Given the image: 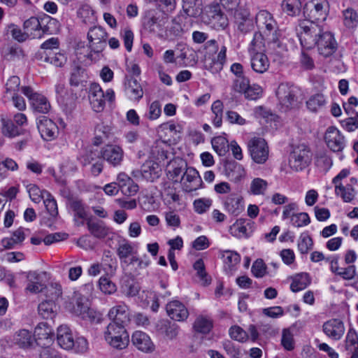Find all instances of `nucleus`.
<instances>
[{
	"mask_svg": "<svg viewBox=\"0 0 358 358\" xmlns=\"http://www.w3.org/2000/svg\"><path fill=\"white\" fill-rule=\"evenodd\" d=\"M276 96L281 109L285 112L298 108L301 103L299 88L287 83L279 85Z\"/></svg>",
	"mask_w": 358,
	"mask_h": 358,
	"instance_id": "1",
	"label": "nucleus"
},
{
	"mask_svg": "<svg viewBox=\"0 0 358 358\" xmlns=\"http://www.w3.org/2000/svg\"><path fill=\"white\" fill-rule=\"evenodd\" d=\"M323 29L317 22L302 20L297 28V35L303 49L310 50L316 46L317 38Z\"/></svg>",
	"mask_w": 358,
	"mask_h": 358,
	"instance_id": "2",
	"label": "nucleus"
},
{
	"mask_svg": "<svg viewBox=\"0 0 358 358\" xmlns=\"http://www.w3.org/2000/svg\"><path fill=\"white\" fill-rule=\"evenodd\" d=\"M168 20V16L165 13L156 9H149L144 13L142 24L147 31L161 35Z\"/></svg>",
	"mask_w": 358,
	"mask_h": 358,
	"instance_id": "3",
	"label": "nucleus"
},
{
	"mask_svg": "<svg viewBox=\"0 0 358 358\" xmlns=\"http://www.w3.org/2000/svg\"><path fill=\"white\" fill-rule=\"evenodd\" d=\"M57 341L58 345L64 350L74 349L80 352L87 348V340L84 338H78L74 340L71 331L66 325H61L57 329Z\"/></svg>",
	"mask_w": 358,
	"mask_h": 358,
	"instance_id": "4",
	"label": "nucleus"
},
{
	"mask_svg": "<svg viewBox=\"0 0 358 358\" xmlns=\"http://www.w3.org/2000/svg\"><path fill=\"white\" fill-rule=\"evenodd\" d=\"M106 341L113 348L122 350L129 343V336L126 328L114 323H110L104 331Z\"/></svg>",
	"mask_w": 358,
	"mask_h": 358,
	"instance_id": "5",
	"label": "nucleus"
},
{
	"mask_svg": "<svg viewBox=\"0 0 358 358\" xmlns=\"http://www.w3.org/2000/svg\"><path fill=\"white\" fill-rule=\"evenodd\" d=\"M312 154L308 145L300 143L292 146L289 164L293 170L296 171L303 170L310 164Z\"/></svg>",
	"mask_w": 358,
	"mask_h": 358,
	"instance_id": "6",
	"label": "nucleus"
},
{
	"mask_svg": "<svg viewBox=\"0 0 358 358\" xmlns=\"http://www.w3.org/2000/svg\"><path fill=\"white\" fill-rule=\"evenodd\" d=\"M329 4L327 0H311L303 8L306 21L317 22L324 21L329 14Z\"/></svg>",
	"mask_w": 358,
	"mask_h": 358,
	"instance_id": "7",
	"label": "nucleus"
},
{
	"mask_svg": "<svg viewBox=\"0 0 358 358\" xmlns=\"http://www.w3.org/2000/svg\"><path fill=\"white\" fill-rule=\"evenodd\" d=\"M250 155L254 162L264 164L268 159L269 148L262 138H253L248 143Z\"/></svg>",
	"mask_w": 358,
	"mask_h": 358,
	"instance_id": "8",
	"label": "nucleus"
},
{
	"mask_svg": "<svg viewBox=\"0 0 358 358\" xmlns=\"http://www.w3.org/2000/svg\"><path fill=\"white\" fill-rule=\"evenodd\" d=\"M107 33L103 28L99 26L91 27L87 33L89 47L91 50L90 55L92 53L100 55L106 46Z\"/></svg>",
	"mask_w": 358,
	"mask_h": 358,
	"instance_id": "9",
	"label": "nucleus"
},
{
	"mask_svg": "<svg viewBox=\"0 0 358 358\" xmlns=\"http://www.w3.org/2000/svg\"><path fill=\"white\" fill-rule=\"evenodd\" d=\"M203 21L216 30H223L228 27L227 15L221 10L219 6L209 8L202 15Z\"/></svg>",
	"mask_w": 358,
	"mask_h": 358,
	"instance_id": "10",
	"label": "nucleus"
},
{
	"mask_svg": "<svg viewBox=\"0 0 358 358\" xmlns=\"http://www.w3.org/2000/svg\"><path fill=\"white\" fill-rule=\"evenodd\" d=\"M21 91L29 99L35 113L46 114L50 111V103L45 96L35 92L29 86L22 87Z\"/></svg>",
	"mask_w": 358,
	"mask_h": 358,
	"instance_id": "11",
	"label": "nucleus"
},
{
	"mask_svg": "<svg viewBox=\"0 0 358 358\" xmlns=\"http://www.w3.org/2000/svg\"><path fill=\"white\" fill-rule=\"evenodd\" d=\"M98 149L87 150L78 157V160L83 166L90 165V173L94 176H97L103 168V159Z\"/></svg>",
	"mask_w": 358,
	"mask_h": 358,
	"instance_id": "12",
	"label": "nucleus"
},
{
	"mask_svg": "<svg viewBox=\"0 0 358 358\" xmlns=\"http://www.w3.org/2000/svg\"><path fill=\"white\" fill-rule=\"evenodd\" d=\"M234 89L238 92H243L245 97L249 100H257L262 96V88L256 84L250 85V80L247 78L236 79L234 83Z\"/></svg>",
	"mask_w": 358,
	"mask_h": 358,
	"instance_id": "13",
	"label": "nucleus"
},
{
	"mask_svg": "<svg viewBox=\"0 0 358 358\" xmlns=\"http://www.w3.org/2000/svg\"><path fill=\"white\" fill-rule=\"evenodd\" d=\"M316 46L320 55L324 57H328L336 52L338 44L333 34L323 29L320 37L317 38Z\"/></svg>",
	"mask_w": 358,
	"mask_h": 358,
	"instance_id": "14",
	"label": "nucleus"
},
{
	"mask_svg": "<svg viewBox=\"0 0 358 358\" xmlns=\"http://www.w3.org/2000/svg\"><path fill=\"white\" fill-rule=\"evenodd\" d=\"M324 141L327 147L333 152H341L345 145L344 136L334 126L329 127L327 129Z\"/></svg>",
	"mask_w": 358,
	"mask_h": 358,
	"instance_id": "15",
	"label": "nucleus"
},
{
	"mask_svg": "<svg viewBox=\"0 0 358 358\" xmlns=\"http://www.w3.org/2000/svg\"><path fill=\"white\" fill-rule=\"evenodd\" d=\"M180 181L183 190L187 192L197 190L203 184L199 172L193 167H188L186 169Z\"/></svg>",
	"mask_w": 358,
	"mask_h": 358,
	"instance_id": "16",
	"label": "nucleus"
},
{
	"mask_svg": "<svg viewBox=\"0 0 358 358\" xmlns=\"http://www.w3.org/2000/svg\"><path fill=\"white\" fill-rule=\"evenodd\" d=\"M234 16L238 29L243 34L252 31L255 28L253 17L248 8L239 6L234 10Z\"/></svg>",
	"mask_w": 358,
	"mask_h": 358,
	"instance_id": "17",
	"label": "nucleus"
},
{
	"mask_svg": "<svg viewBox=\"0 0 358 358\" xmlns=\"http://www.w3.org/2000/svg\"><path fill=\"white\" fill-rule=\"evenodd\" d=\"M108 315L112 320L110 323H114L120 327L126 328L131 322L129 308L124 303L118 304L111 308Z\"/></svg>",
	"mask_w": 358,
	"mask_h": 358,
	"instance_id": "18",
	"label": "nucleus"
},
{
	"mask_svg": "<svg viewBox=\"0 0 358 358\" xmlns=\"http://www.w3.org/2000/svg\"><path fill=\"white\" fill-rule=\"evenodd\" d=\"M255 222L250 220L240 218L230 227V232L233 236L238 238H248L254 231Z\"/></svg>",
	"mask_w": 358,
	"mask_h": 358,
	"instance_id": "19",
	"label": "nucleus"
},
{
	"mask_svg": "<svg viewBox=\"0 0 358 358\" xmlns=\"http://www.w3.org/2000/svg\"><path fill=\"white\" fill-rule=\"evenodd\" d=\"M37 127L41 137L46 141L54 138L58 131L56 124L46 116H40L37 118Z\"/></svg>",
	"mask_w": 358,
	"mask_h": 358,
	"instance_id": "20",
	"label": "nucleus"
},
{
	"mask_svg": "<svg viewBox=\"0 0 358 358\" xmlns=\"http://www.w3.org/2000/svg\"><path fill=\"white\" fill-rule=\"evenodd\" d=\"M99 151L103 159L113 166L120 165L123 159L124 152L119 146L108 145Z\"/></svg>",
	"mask_w": 358,
	"mask_h": 358,
	"instance_id": "21",
	"label": "nucleus"
},
{
	"mask_svg": "<svg viewBox=\"0 0 358 358\" xmlns=\"http://www.w3.org/2000/svg\"><path fill=\"white\" fill-rule=\"evenodd\" d=\"M167 315L178 322L185 321L189 316V312L185 306L178 300H173L166 304Z\"/></svg>",
	"mask_w": 358,
	"mask_h": 358,
	"instance_id": "22",
	"label": "nucleus"
},
{
	"mask_svg": "<svg viewBox=\"0 0 358 358\" xmlns=\"http://www.w3.org/2000/svg\"><path fill=\"white\" fill-rule=\"evenodd\" d=\"M34 336L38 345L49 346L53 341L54 333L46 322H41L35 329Z\"/></svg>",
	"mask_w": 358,
	"mask_h": 358,
	"instance_id": "23",
	"label": "nucleus"
},
{
	"mask_svg": "<svg viewBox=\"0 0 358 358\" xmlns=\"http://www.w3.org/2000/svg\"><path fill=\"white\" fill-rule=\"evenodd\" d=\"M323 331L329 338L338 341L345 332L343 322L338 319L330 320L323 324Z\"/></svg>",
	"mask_w": 358,
	"mask_h": 358,
	"instance_id": "24",
	"label": "nucleus"
},
{
	"mask_svg": "<svg viewBox=\"0 0 358 358\" xmlns=\"http://www.w3.org/2000/svg\"><path fill=\"white\" fill-rule=\"evenodd\" d=\"M124 90L129 99L138 101L143 96V90L140 83L134 78H127Z\"/></svg>",
	"mask_w": 358,
	"mask_h": 358,
	"instance_id": "25",
	"label": "nucleus"
},
{
	"mask_svg": "<svg viewBox=\"0 0 358 358\" xmlns=\"http://www.w3.org/2000/svg\"><path fill=\"white\" fill-rule=\"evenodd\" d=\"M133 344L140 350L145 352H151L155 350V345L150 336L143 331H136L131 336Z\"/></svg>",
	"mask_w": 358,
	"mask_h": 358,
	"instance_id": "26",
	"label": "nucleus"
},
{
	"mask_svg": "<svg viewBox=\"0 0 358 358\" xmlns=\"http://www.w3.org/2000/svg\"><path fill=\"white\" fill-rule=\"evenodd\" d=\"M159 334L164 335L168 339H175L179 333V326L168 320H162L158 322L156 326Z\"/></svg>",
	"mask_w": 358,
	"mask_h": 358,
	"instance_id": "27",
	"label": "nucleus"
},
{
	"mask_svg": "<svg viewBox=\"0 0 358 358\" xmlns=\"http://www.w3.org/2000/svg\"><path fill=\"white\" fill-rule=\"evenodd\" d=\"M188 166L185 160L181 158H176L168 166V176L174 182H178L179 176L184 174Z\"/></svg>",
	"mask_w": 358,
	"mask_h": 358,
	"instance_id": "28",
	"label": "nucleus"
},
{
	"mask_svg": "<svg viewBox=\"0 0 358 358\" xmlns=\"http://www.w3.org/2000/svg\"><path fill=\"white\" fill-rule=\"evenodd\" d=\"M225 210L234 216H238L244 210V205L241 196L236 194L228 196L224 203Z\"/></svg>",
	"mask_w": 358,
	"mask_h": 358,
	"instance_id": "29",
	"label": "nucleus"
},
{
	"mask_svg": "<svg viewBox=\"0 0 358 358\" xmlns=\"http://www.w3.org/2000/svg\"><path fill=\"white\" fill-rule=\"evenodd\" d=\"M87 226L90 234L97 238H103L106 237L109 232V229L101 220H94L92 218L87 219Z\"/></svg>",
	"mask_w": 358,
	"mask_h": 358,
	"instance_id": "30",
	"label": "nucleus"
},
{
	"mask_svg": "<svg viewBox=\"0 0 358 358\" xmlns=\"http://www.w3.org/2000/svg\"><path fill=\"white\" fill-rule=\"evenodd\" d=\"M257 26L262 29L265 27L269 32L275 31L277 24L271 14L266 10H260L255 16Z\"/></svg>",
	"mask_w": 358,
	"mask_h": 358,
	"instance_id": "31",
	"label": "nucleus"
},
{
	"mask_svg": "<svg viewBox=\"0 0 358 358\" xmlns=\"http://www.w3.org/2000/svg\"><path fill=\"white\" fill-rule=\"evenodd\" d=\"M251 66L257 73H263L266 72L269 67V61L267 56L262 52L252 53Z\"/></svg>",
	"mask_w": 358,
	"mask_h": 358,
	"instance_id": "32",
	"label": "nucleus"
},
{
	"mask_svg": "<svg viewBox=\"0 0 358 358\" xmlns=\"http://www.w3.org/2000/svg\"><path fill=\"white\" fill-rule=\"evenodd\" d=\"M224 171L226 176L233 180H240L245 175L243 166L233 160L224 163Z\"/></svg>",
	"mask_w": 358,
	"mask_h": 358,
	"instance_id": "33",
	"label": "nucleus"
},
{
	"mask_svg": "<svg viewBox=\"0 0 358 358\" xmlns=\"http://www.w3.org/2000/svg\"><path fill=\"white\" fill-rule=\"evenodd\" d=\"M33 341V335L27 329H20L13 336V343L21 348H27L30 347L32 345Z\"/></svg>",
	"mask_w": 358,
	"mask_h": 358,
	"instance_id": "34",
	"label": "nucleus"
},
{
	"mask_svg": "<svg viewBox=\"0 0 358 358\" xmlns=\"http://www.w3.org/2000/svg\"><path fill=\"white\" fill-rule=\"evenodd\" d=\"M38 314L46 320H53L57 313V307L52 300L42 301L38 306Z\"/></svg>",
	"mask_w": 358,
	"mask_h": 358,
	"instance_id": "35",
	"label": "nucleus"
},
{
	"mask_svg": "<svg viewBox=\"0 0 358 358\" xmlns=\"http://www.w3.org/2000/svg\"><path fill=\"white\" fill-rule=\"evenodd\" d=\"M27 285L26 291L37 294L45 289L44 285L40 282V275L36 271H29L27 275Z\"/></svg>",
	"mask_w": 358,
	"mask_h": 358,
	"instance_id": "36",
	"label": "nucleus"
},
{
	"mask_svg": "<svg viewBox=\"0 0 358 358\" xmlns=\"http://www.w3.org/2000/svg\"><path fill=\"white\" fill-rule=\"evenodd\" d=\"M41 18L36 17H31L29 19L24 21L23 25L24 29L27 35L34 38L41 37Z\"/></svg>",
	"mask_w": 358,
	"mask_h": 358,
	"instance_id": "37",
	"label": "nucleus"
},
{
	"mask_svg": "<svg viewBox=\"0 0 358 358\" xmlns=\"http://www.w3.org/2000/svg\"><path fill=\"white\" fill-rule=\"evenodd\" d=\"M222 258H224V269L227 273L232 275V272L234 267L239 264L241 261L240 255L233 250H224L223 251Z\"/></svg>",
	"mask_w": 358,
	"mask_h": 358,
	"instance_id": "38",
	"label": "nucleus"
},
{
	"mask_svg": "<svg viewBox=\"0 0 358 358\" xmlns=\"http://www.w3.org/2000/svg\"><path fill=\"white\" fill-rule=\"evenodd\" d=\"M41 36L44 34H55L59 29V22L58 20L48 15H44L41 17Z\"/></svg>",
	"mask_w": 358,
	"mask_h": 358,
	"instance_id": "39",
	"label": "nucleus"
},
{
	"mask_svg": "<svg viewBox=\"0 0 358 358\" xmlns=\"http://www.w3.org/2000/svg\"><path fill=\"white\" fill-rule=\"evenodd\" d=\"M25 236L23 228L15 230L10 237L4 238L1 240V245L6 249H13L17 245L22 243Z\"/></svg>",
	"mask_w": 358,
	"mask_h": 358,
	"instance_id": "40",
	"label": "nucleus"
},
{
	"mask_svg": "<svg viewBox=\"0 0 358 358\" xmlns=\"http://www.w3.org/2000/svg\"><path fill=\"white\" fill-rule=\"evenodd\" d=\"M182 9L189 17H197L202 13V0H182Z\"/></svg>",
	"mask_w": 358,
	"mask_h": 358,
	"instance_id": "41",
	"label": "nucleus"
},
{
	"mask_svg": "<svg viewBox=\"0 0 358 358\" xmlns=\"http://www.w3.org/2000/svg\"><path fill=\"white\" fill-rule=\"evenodd\" d=\"M136 254L133 245L128 241H123L119 243L117 248V255L120 260L121 264H126L130 255Z\"/></svg>",
	"mask_w": 358,
	"mask_h": 358,
	"instance_id": "42",
	"label": "nucleus"
},
{
	"mask_svg": "<svg viewBox=\"0 0 358 358\" xmlns=\"http://www.w3.org/2000/svg\"><path fill=\"white\" fill-rule=\"evenodd\" d=\"M311 282L310 277L307 273H301L295 275L290 285V289L294 292H297L306 288Z\"/></svg>",
	"mask_w": 358,
	"mask_h": 358,
	"instance_id": "43",
	"label": "nucleus"
},
{
	"mask_svg": "<svg viewBox=\"0 0 358 358\" xmlns=\"http://www.w3.org/2000/svg\"><path fill=\"white\" fill-rule=\"evenodd\" d=\"M2 134L8 138H14L21 134V129L14 124L13 122L7 117H1Z\"/></svg>",
	"mask_w": 358,
	"mask_h": 358,
	"instance_id": "44",
	"label": "nucleus"
},
{
	"mask_svg": "<svg viewBox=\"0 0 358 358\" xmlns=\"http://www.w3.org/2000/svg\"><path fill=\"white\" fill-rule=\"evenodd\" d=\"M158 166L152 161L144 163L140 170L141 176L146 180L153 181L159 178L157 171Z\"/></svg>",
	"mask_w": 358,
	"mask_h": 358,
	"instance_id": "45",
	"label": "nucleus"
},
{
	"mask_svg": "<svg viewBox=\"0 0 358 358\" xmlns=\"http://www.w3.org/2000/svg\"><path fill=\"white\" fill-rule=\"evenodd\" d=\"M335 194L337 196H340L343 201L350 202L355 197V189L350 184L343 186L342 184H339L335 186Z\"/></svg>",
	"mask_w": 358,
	"mask_h": 358,
	"instance_id": "46",
	"label": "nucleus"
},
{
	"mask_svg": "<svg viewBox=\"0 0 358 358\" xmlns=\"http://www.w3.org/2000/svg\"><path fill=\"white\" fill-rule=\"evenodd\" d=\"M226 52L227 48L222 45L217 54L216 58L212 59V62L210 66V69L213 73L220 72L222 69L226 62Z\"/></svg>",
	"mask_w": 358,
	"mask_h": 358,
	"instance_id": "47",
	"label": "nucleus"
},
{
	"mask_svg": "<svg viewBox=\"0 0 358 358\" xmlns=\"http://www.w3.org/2000/svg\"><path fill=\"white\" fill-rule=\"evenodd\" d=\"M214 150L220 155L224 156L229 149L228 140L224 136H219L215 137L211 141Z\"/></svg>",
	"mask_w": 358,
	"mask_h": 358,
	"instance_id": "48",
	"label": "nucleus"
},
{
	"mask_svg": "<svg viewBox=\"0 0 358 358\" xmlns=\"http://www.w3.org/2000/svg\"><path fill=\"white\" fill-rule=\"evenodd\" d=\"M193 267L196 271V275L199 278L203 285H208L211 282V278L206 271L204 262L201 259L196 260Z\"/></svg>",
	"mask_w": 358,
	"mask_h": 358,
	"instance_id": "49",
	"label": "nucleus"
},
{
	"mask_svg": "<svg viewBox=\"0 0 358 358\" xmlns=\"http://www.w3.org/2000/svg\"><path fill=\"white\" fill-rule=\"evenodd\" d=\"M282 7L288 15L296 16L301 12V3L299 0H284Z\"/></svg>",
	"mask_w": 358,
	"mask_h": 358,
	"instance_id": "50",
	"label": "nucleus"
},
{
	"mask_svg": "<svg viewBox=\"0 0 358 358\" xmlns=\"http://www.w3.org/2000/svg\"><path fill=\"white\" fill-rule=\"evenodd\" d=\"M212 327V321L209 318L203 316H199L194 323L195 331L203 334H208Z\"/></svg>",
	"mask_w": 358,
	"mask_h": 358,
	"instance_id": "51",
	"label": "nucleus"
},
{
	"mask_svg": "<svg viewBox=\"0 0 358 358\" xmlns=\"http://www.w3.org/2000/svg\"><path fill=\"white\" fill-rule=\"evenodd\" d=\"M70 208L74 212V221H76V217L80 219H87V213L85 206L79 199H73L69 203Z\"/></svg>",
	"mask_w": 358,
	"mask_h": 358,
	"instance_id": "52",
	"label": "nucleus"
},
{
	"mask_svg": "<svg viewBox=\"0 0 358 358\" xmlns=\"http://www.w3.org/2000/svg\"><path fill=\"white\" fill-rule=\"evenodd\" d=\"M223 108L224 106L220 100H217L212 104L211 110L215 115L213 119V123L216 127H220L222 125Z\"/></svg>",
	"mask_w": 358,
	"mask_h": 358,
	"instance_id": "53",
	"label": "nucleus"
},
{
	"mask_svg": "<svg viewBox=\"0 0 358 358\" xmlns=\"http://www.w3.org/2000/svg\"><path fill=\"white\" fill-rule=\"evenodd\" d=\"M344 24L348 28H353L358 23V15L352 8H348L343 11Z\"/></svg>",
	"mask_w": 358,
	"mask_h": 358,
	"instance_id": "54",
	"label": "nucleus"
},
{
	"mask_svg": "<svg viewBox=\"0 0 358 358\" xmlns=\"http://www.w3.org/2000/svg\"><path fill=\"white\" fill-rule=\"evenodd\" d=\"M313 246V241L307 233H302L298 241V249L302 255L307 254Z\"/></svg>",
	"mask_w": 358,
	"mask_h": 358,
	"instance_id": "55",
	"label": "nucleus"
},
{
	"mask_svg": "<svg viewBox=\"0 0 358 358\" xmlns=\"http://www.w3.org/2000/svg\"><path fill=\"white\" fill-rule=\"evenodd\" d=\"M45 196L43 199V203L45 208L50 216L56 217L58 215L57 201L50 192H45Z\"/></svg>",
	"mask_w": 358,
	"mask_h": 358,
	"instance_id": "56",
	"label": "nucleus"
},
{
	"mask_svg": "<svg viewBox=\"0 0 358 358\" xmlns=\"http://www.w3.org/2000/svg\"><path fill=\"white\" fill-rule=\"evenodd\" d=\"M326 100L322 94H316L306 101L308 108L313 112L317 111L324 106Z\"/></svg>",
	"mask_w": 358,
	"mask_h": 358,
	"instance_id": "57",
	"label": "nucleus"
},
{
	"mask_svg": "<svg viewBox=\"0 0 358 358\" xmlns=\"http://www.w3.org/2000/svg\"><path fill=\"white\" fill-rule=\"evenodd\" d=\"M85 69L79 66H75L71 73L70 85L78 87L85 81Z\"/></svg>",
	"mask_w": 358,
	"mask_h": 358,
	"instance_id": "58",
	"label": "nucleus"
},
{
	"mask_svg": "<svg viewBox=\"0 0 358 358\" xmlns=\"http://www.w3.org/2000/svg\"><path fill=\"white\" fill-rule=\"evenodd\" d=\"M268 187V182L260 178L253 179L250 184V192L252 194H264Z\"/></svg>",
	"mask_w": 358,
	"mask_h": 358,
	"instance_id": "59",
	"label": "nucleus"
},
{
	"mask_svg": "<svg viewBox=\"0 0 358 358\" xmlns=\"http://www.w3.org/2000/svg\"><path fill=\"white\" fill-rule=\"evenodd\" d=\"M290 220L291 224L298 228L306 226L310 222V218L307 213H293Z\"/></svg>",
	"mask_w": 358,
	"mask_h": 358,
	"instance_id": "60",
	"label": "nucleus"
},
{
	"mask_svg": "<svg viewBox=\"0 0 358 358\" xmlns=\"http://www.w3.org/2000/svg\"><path fill=\"white\" fill-rule=\"evenodd\" d=\"M95 137L94 143L96 145L101 144L104 138H107L110 132V128L103 124H98L95 127Z\"/></svg>",
	"mask_w": 358,
	"mask_h": 358,
	"instance_id": "61",
	"label": "nucleus"
},
{
	"mask_svg": "<svg viewBox=\"0 0 358 358\" xmlns=\"http://www.w3.org/2000/svg\"><path fill=\"white\" fill-rule=\"evenodd\" d=\"M30 199L35 203H39L45 198L46 191H41L36 185L29 184L26 186Z\"/></svg>",
	"mask_w": 358,
	"mask_h": 358,
	"instance_id": "62",
	"label": "nucleus"
},
{
	"mask_svg": "<svg viewBox=\"0 0 358 358\" xmlns=\"http://www.w3.org/2000/svg\"><path fill=\"white\" fill-rule=\"evenodd\" d=\"M45 61L50 62L57 67H61L66 63V57L62 53H52V52H50L48 54H47V56L45 58Z\"/></svg>",
	"mask_w": 358,
	"mask_h": 358,
	"instance_id": "63",
	"label": "nucleus"
},
{
	"mask_svg": "<svg viewBox=\"0 0 358 358\" xmlns=\"http://www.w3.org/2000/svg\"><path fill=\"white\" fill-rule=\"evenodd\" d=\"M46 289V296L50 298L49 300L57 299L62 294V286L57 282H51L45 287Z\"/></svg>",
	"mask_w": 358,
	"mask_h": 358,
	"instance_id": "64",
	"label": "nucleus"
}]
</instances>
